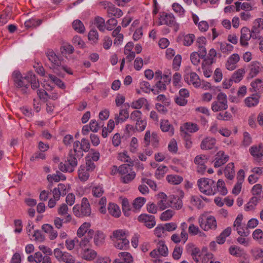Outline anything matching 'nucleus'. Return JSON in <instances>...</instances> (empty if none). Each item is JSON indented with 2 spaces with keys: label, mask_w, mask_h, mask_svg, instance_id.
<instances>
[{
  "label": "nucleus",
  "mask_w": 263,
  "mask_h": 263,
  "mask_svg": "<svg viewBox=\"0 0 263 263\" xmlns=\"http://www.w3.org/2000/svg\"><path fill=\"white\" fill-rule=\"evenodd\" d=\"M12 78L15 87L19 89L23 94L28 93L30 85L33 90L40 87L39 80L32 71L28 72L23 76L20 71L16 70L12 73Z\"/></svg>",
  "instance_id": "obj_1"
},
{
  "label": "nucleus",
  "mask_w": 263,
  "mask_h": 263,
  "mask_svg": "<svg viewBox=\"0 0 263 263\" xmlns=\"http://www.w3.org/2000/svg\"><path fill=\"white\" fill-rule=\"evenodd\" d=\"M45 54L48 60L51 63V66L50 67L53 70V72L57 74H59L58 70L62 69L65 71L69 74H72L71 70L65 66H61V61L59 58L56 55L54 51L52 49H48L45 52Z\"/></svg>",
  "instance_id": "obj_2"
},
{
  "label": "nucleus",
  "mask_w": 263,
  "mask_h": 263,
  "mask_svg": "<svg viewBox=\"0 0 263 263\" xmlns=\"http://www.w3.org/2000/svg\"><path fill=\"white\" fill-rule=\"evenodd\" d=\"M80 158L77 157V154L69 152L65 163L61 162L59 168L62 172L71 173L78 165V159Z\"/></svg>",
  "instance_id": "obj_3"
},
{
  "label": "nucleus",
  "mask_w": 263,
  "mask_h": 263,
  "mask_svg": "<svg viewBox=\"0 0 263 263\" xmlns=\"http://www.w3.org/2000/svg\"><path fill=\"white\" fill-rule=\"evenodd\" d=\"M73 212L78 217L89 216L91 213L90 205L86 198H83L81 205L76 204L73 207Z\"/></svg>",
  "instance_id": "obj_4"
},
{
  "label": "nucleus",
  "mask_w": 263,
  "mask_h": 263,
  "mask_svg": "<svg viewBox=\"0 0 263 263\" xmlns=\"http://www.w3.org/2000/svg\"><path fill=\"white\" fill-rule=\"evenodd\" d=\"M198 185L201 192L207 195L215 194L214 181L211 179L202 178L198 180Z\"/></svg>",
  "instance_id": "obj_5"
},
{
  "label": "nucleus",
  "mask_w": 263,
  "mask_h": 263,
  "mask_svg": "<svg viewBox=\"0 0 263 263\" xmlns=\"http://www.w3.org/2000/svg\"><path fill=\"white\" fill-rule=\"evenodd\" d=\"M198 220L199 226L204 231L215 230L217 227L216 220L213 216H206L202 214L199 217Z\"/></svg>",
  "instance_id": "obj_6"
},
{
  "label": "nucleus",
  "mask_w": 263,
  "mask_h": 263,
  "mask_svg": "<svg viewBox=\"0 0 263 263\" xmlns=\"http://www.w3.org/2000/svg\"><path fill=\"white\" fill-rule=\"evenodd\" d=\"M228 101L227 95L223 92H220L217 96V101L212 104L211 108L214 112L226 110L228 108Z\"/></svg>",
  "instance_id": "obj_7"
},
{
  "label": "nucleus",
  "mask_w": 263,
  "mask_h": 263,
  "mask_svg": "<svg viewBox=\"0 0 263 263\" xmlns=\"http://www.w3.org/2000/svg\"><path fill=\"white\" fill-rule=\"evenodd\" d=\"M53 255L60 262L75 263L74 256L67 252L62 251L59 248H56L53 250Z\"/></svg>",
  "instance_id": "obj_8"
},
{
  "label": "nucleus",
  "mask_w": 263,
  "mask_h": 263,
  "mask_svg": "<svg viewBox=\"0 0 263 263\" xmlns=\"http://www.w3.org/2000/svg\"><path fill=\"white\" fill-rule=\"evenodd\" d=\"M159 25H166L170 27H173L175 31L179 29V25L176 22L175 17L172 13L162 12L159 18Z\"/></svg>",
  "instance_id": "obj_9"
},
{
  "label": "nucleus",
  "mask_w": 263,
  "mask_h": 263,
  "mask_svg": "<svg viewBox=\"0 0 263 263\" xmlns=\"http://www.w3.org/2000/svg\"><path fill=\"white\" fill-rule=\"evenodd\" d=\"M248 70L249 73L247 79L249 80L256 77L259 73L262 72L263 66L258 61H252L248 65Z\"/></svg>",
  "instance_id": "obj_10"
},
{
  "label": "nucleus",
  "mask_w": 263,
  "mask_h": 263,
  "mask_svg": "<svg viewBox=\"0 0 263 263\" xmlns=\"http://www.w3.org/2000/svg\"><path fill=\"white\" fill-rule=\"evenodd\" d=\"M185 251L195 261L199 263L201 253L199 248L196 247L193 243H189L186 246Z\"/></svg>",
  "instance_id": "obj_11"
},
{
  "label": "nucleus",
  "mask_w": 263,
  "mask_h": 263,
  "mask_svg": "<svg viewBox=\"0 0 263 263\" xmlns=\"http://www.w3.org/2000/svg\"><path fill=\"white\" fill-rule=\"evenodd\" d=\"M138 220L139 222L143 223L144 226L149 229L153 228L156 223L155 216L147 214H141L138 216Z\"/></svg>",
  "instance_id": "obj_12"
},
{
  "label": "nucleus",
  "mask_w": 263,
  "mask_h": 263,
  "mask_svg": "<svg viewBox=\"0 0 263 263\" xmlns=\"http://www.w3.org/2000/svg\"><path fill=\"white\" fill-rule=\"evenodd\" d=\"M184 79L188 84H192L195 87L200 86L201 82L199 77L195 72H186V74L184 76Z\"/></svg>",
  "instance_id": "obj_13"
},
{
  "label": "nucleus",
  "mask_w": 263,
  "mask_h": 263,
  "mask_svg": "<svg viewBox=\"0 0 263 263\" xmlns=\"http://www.w3.org/2000/svg\"><path fill=\"white\" fill-rule=\"evenodd\" d=\"M229 160V155H226L223 151H220L215 156L214 166L215 167H219L226 163Z\"/></svg>",
  "instance_id": "obj_14"
},
{
  "label": "nucleus",
  "mask_w": 263,
  "mask_h": 263,
  "mask_svg": "<svg viewBox=\"0 0 263 263\" xmlns=\"http://www.w3.org/2000/svg\"><path fill=\"white\" fill-rule=\"evenodd\" d=\"M94 236V231L93 230H89L87 233V234L81 238V240H79L78 239L75 238L77 239V242H79V246L82 249V250L85 248H88L90 246V240Z\"/></svg>",
  "instance_id": "obj_15"
},
{
  "label": "nucleus",
  "mask_w": 263,
  "mask_h": 263,
  "mask_svg": "<svg viewBox=\"0 0 263 263\" xmlns=\"http://www.w3.org/2000/svg\"><path fill=\"white\" fill-rule=\"evenodd\" d=\"M159 201L157 205L161 211H163L172 205L170 202V197L168 199L166 195L164 193L158 194Z\"/></svg>",
  "instance_id": "obj_16"
},
{
  "label": "nucleus",
  "mask_w": 263,
  "mask_h": 263,
  "mask_svg": "<svg viewBox=\"0 0 263 263\" xmlns=\"http://www.w3.org/2000/svg\"><path fill=\"white\" fill-rule=\"evenodd\" d=\"M249 152L256 160L257 161L261 160L263 157V144H259L258 145L251 146Z\"/></svg>",
  "instance_id": "obj_17"
},
{
  "label": "nucleus",
  "mask_w": 263,
  "mask_h": 263,
  "mask_svg": "<svg viewBox=\"0 0 263 263\" xmlns=\"http://www.w3.org/2000/svg\"><path fill=\"white\" fill-rule=\"evenodd\" d=\"M144 142L146 146L151 142L154 147H158L159 145V138L157 133H152V135H151V133H146L144 136Z\"/></svg>",
  "instance_id": "obj_18"
},
{
  "label": "nucleus",
  "mask_w": 263,
  "mask_h": 263,
  "mask_svg": "<svg viewBox=\"0 0 263 263\" xmlns=\"http://www.w3.org/2000/svg\"><path fill=\"white\" fill-rule=\"evenodd\" d=\"M240 32V44L242 46H247L248 42L251 38L250 30L248 27H243L241 28Z\"/></svg>",
  "instance_id": "obj_19"
},
{
  "label": "nucleus",
  "mask_w": 263,
  "mask_h": 263,
  "mask_svg": "<svg viewBox=\"0 0 263 263\" xmlns=\"http://www.w3.org/2000/svg\"><path fill=\"white\" fill-rule=\"evenodd\" d=\"M59 215L64 217V223H68L71 221L72 217L68 213V208L67 205L65 204H62L58 209Z\"/></svg>",
  "instance_id": "obj_20"
},
{
  "label": "nucleus",
  "mask_w": 263,
  "mask_h": 263,
  "mask_svg": "<svg viewBox=\"0 0 263 263\" xmlns=\"http://www.w3.org/2000/svg\"><path fill=\"white\" fill-rule=\"evenodd\" d=\"M81 257L87 261L93 260L97 256V252L90 248H85L81 252Z\"/></svg>",
  "instance_id": "obj_21"
},
{
  "label": "nucleus",
  "mask_w": 263,
  "mask_h": 263,
  "mask_svg": "<svg viewBox=\"0 0 263 263\" xmlns=\"http://www.w3.org/2000/svg\"><path fill=\"white\" fill-rule=\"evenodd\" d=\"M240 58L238 54L235 53L231 55L228 59L226 67L229 70H233L236 67V64L239 61Z\"/></svg>",
  "instance_id": "obj_22"
},
{
  "label": "nucleus",
  "mask_w": 263,
  "mask_h": 263,
  "mask_svg": "<svg viewBox=\"0 0 263 263\" xmlns=\"http://www.w3.org/2000/svg\"><path fill=\"white\" fill-rule=\"evenodd\" d=\"M42 230L48 234L49 238L53 240L58 236V232L49 224H44L42 226Z\"/></svg>",
  "instance_id": "obj_23"
},
{
  "label": "nucleus",
  "mask_w": 263,
  "mask_h": 263,
  "mask_svg": "<svg viewBox=\"0 0 263 263\" xmlns=\"http://www.w3.org/2000/svg\"><path fill=\"white\" fill-rule=\"evenodd\" d=\"M215 138L207 137L202 140L200 146L202 149H211L215 146Z\"/></svg>",
  "instance_id": "obj_24"
},
{
  "label": "nucleus",
  "mask_w": 263,
  "mask_h": 263,
  "mask_svg": "<svg viewBox=\"0 0 263 263\" xmlns=\"http://www.w3.org/2000/svg\"><path fill=\"white\" fill-rule=\"evenodd\" d=\"M250 90L251 92H260L263 91V82L260 79H256L251 83Z\"/></svg>",
  "instance_id": "obj_25"
},
{
  "label": "nucleus",
  "mask_w": 263,
  "mask_h": 263,
  "mask_svg": "<svg viewBox=\"0 0 263 263\" xmlns=\"http://www.w3.org/2000/svg\"><path fill=\"white\" fill-rule=\"evenodd\" d=\"M91 224L89 222H85L83 223L78 229L77 232V236L79 238H82L86 236L89 230Z\"/></svg>",
  "instance_id": "obj_26"
},
{
  "label": "nucleus",
  "mask_w": 263,
  "mask_h": 263,
  "mask_svg": "<svg viewBox=\"0 0 263 263\" xmlns=\"http://www.w3.org/2000/svg\"><path fill=\"white\" fill-rule=\"evenodd\" d=\"M217 52L216 50L212 48L210 50L209 53L208 55L205 57L204 58V61L203 62H204V64L206 65H211L213 63L215 62V58L216 57Z\"/></svg>",
  "instance_id": "obj_27"
},
{
  "label": "nucleus",
  "mask_w": 263,
  "mask_h": 263,
  "mask_svg": "<svg viewBox=\"0 0 263 263\" xmlns=\"http://www.w3.org/2000/svg\"><path fill=\"white\" fill-rule=\"evenodd\" d=\"M127 233L126 231L123 230H117L114 231L112 233V236H111L112 240L116 241L119 240L127 239Z\"/></svg>",
  "instance_id": "obj_28"
},
{
  "label": "nucleus",
  "mask_w": 263,
  "mask_h": 263,
  "mask_svg": "<svg viewBox=\"0 0 263 263\" xmlns=\"http://www.w3.org/2000/svg\"><path fill=\"white\" fill-rule=\"evenodd\" d=\"M133 164H124L119 166L118 168L117 166H114L115 171H117L121 175H123L128 173V172L133 170Z\"/></svg>",
  "instance_id": "obj_29"
},
{
  "label": "nucleus",
  "mask_w": 263,
  "mask_h": 263,
  "mask_svg": "<svg viewBox=\"0 0 263 263\" xmlns=\"http://www.w3.org/2000/svg\"><path fill=\"white\" fill-rule=\"evenodd\" d=\"M180 132H197L199 130L198 126L196 123L186 122L180 126Z\"/></svg>",
  "instance_id": "obj_30"
},
{
  "label": "nucleus",
  "mask_w": 263,
  "mask_h": 263,
  "mask_svg": "<svg viewBox=\"0 0 263 263\" xmlns=\"http://www.w3.org/2000/svg\"><path fill=\"white\" fill-rule=\"evenodd\" d=\"M224 173L227 178L232 180L235 175L234 164L232 162L228 163L224 170Z\"/></svg>",
  "instance_id": "obj_31"
},
{
  "label": "nucleus",
  "mask_w": 263,
  "mask_h": 263,
  "mask_svg": "<svg viewBox=\"0 0 263 263\" xmlns=\"http://www.w3.org/2000/svg\"><path fill=\"white\" fill-rule=\"evenodd\" d=\"M214 188L215 189V193L218 191L220 194L225 195L228 193L227 189L225 186V183L221 179H219L216 184L214 182Z\"/></svg>",
  "instance_id": "obj_32"
},
{
  "label": "nucleus",
  "mask_w": 263,
  "mask_h": 263,
  "mask_svg": "<svg viewBox=\"0 0 263 263\" xmlns=\"http://www.w3.org/2000/svg\"><path fill=\"white\" fill-rule=\"evenodd\" d=\"M170 202L172 204L170 207L179 210L182 207V201L181 199L178 196H175L174 195L170 196Z\"/></svg>",
  "instance_id": "obj_33"
},
{
  "label": "nucleus",
  "mask_w": 263,
  "mask_h": 263,
  "mask_svg": "<svg viewBox=\"0 0 263 263\" xmlns=\"http://www.w3.org/2000/svg\"><path fill=\"white\" fill-rule=\"evenodd\" d=\"M89 171H88L84 165H81L78 170V176L82 181H86L89 177Z\"/></svg>",
  "instance_id": "obj_34"
},
{
  "label": "nucleus",
  "mask_w": 263,
  "mask_h": 263,
  "mask_svg": "<svg viewBox=\"0 0 263 263\" xmlns=\"http://www.w3.org/2000/svg\"><path fill=\"white\" fill-rule=\"evenodd\" d=\"M108 211L110 214L116 217H119L121 214L119 206L115 203H109Z\"/></svg>",
  "instance_id": "obj_35"
},
{
  "label": "nucleus",
  "mask_w": 263,
  "mask_h": 263,
  "mask_svg": "<svg viewBox=\"0 0 263 263\" xmlns=\"http://www.w3.org/2000/svg\"><path fill=\"white\" fill-rule=\"evenodd\" d=\"M245 73V70L244 69H239L234 72L230 79L233 82L238 83L242 80Z\"/></svg>",
  "instance_id": "obj_36"
},
{
  "label": "nucleus",
  "mask_w": 263,
  "mask_h": 263,
  "mask_svg": "<svg viewBox=\"0 0 263 263\" xmlns=\"http://www.w3.org/2000/svg\"><path fill=\"white\" fill-rule=\"evenodd\" d=\"M107 13L108 17L115 16L117 18L121 17L123 14L122 11L116 8L114 4Z\"/></svg>",
  "instance_id": "obj_37"
},
{
  "label": "nucleus",
  "mask_w": 263,
  "mask_h": 263,
  "mask_svg": "<svg viewBox=\"0 0 263 263\" xmlns=\"http://www.w3.org/2000/svg\"><path fill=\"white\" fill-rule=\"evenodd\" d=\"M159 254L162 256H166L168 255V249L163 241H159L157 243V248L155 249Z\"/></svg>",
  "instance_id": "obj_38"
},
{
  "label": "nucleus",
  "mask_w": 263,
  "mask_h": 263,
  "mask_svg": "<svg viewBox=\"0 0 263 263\" xmlns=\"http://www.w3.org/2000/svg\"><path fill=\"white\" fill-rule=\"evenodd\" d=\"M166 180L172 184L177 185L183 181V178L177 175H169L167 176Z\"/></svg>",
  "instance_id": "obj_39"
},
{
  "label": "nucleus",
  "mask_w": 263,
  "mask_h": 263,
  "mask_svg": "<svg viewBox=\"0 0 263 263\" xmlns=\"http://www.w3.org/2000/svg\"><path fill=\"white\" fill-rule=\"evenodd\" d=\"M73 29L78 33H84L85 28L83 23L79 20H76L72 23Z\"/></svg>",
  "instance_id": "obj_40"
},
{
  "label": "nucleus",
  "mask_w": 263,
  "mask_h": 263,
  "mask_svg": "<svg viewBox=\"0 0 263 263\" xmlns=\"http://www.w3.org/2000/svg\"><path fill=\"white\" fill-rule=\"evenodd\" d=\"M245 101L247 106H254L256 105L259 102V97L256 95H253L252 97L247 98Z\"/></svg>",
  "instance_id": "obj_41"
},
{
  "label": "nucleus",
  "mask_w": 263,
  "mask_h": 263,
  "mask_svg": "<svg viewBox=\"0 0 263 263\" xmlns=\"http://www.w3.org/2000/svg\"><path fill=\"white\" fill-rule=\"evenodd\" d=\"M252 29L253 32L259 33L263 29V19L261 18L256 19L253 23Z\"/></svg>",
  "instance_id": "obj_42"
},
{
  "label": "nucleus",
  "mask_w": 263,
  "mask_h": 263,
  "mask_svg": "<svg viewBox=\"0 0 263 263\" xmlns=\"http://www.w3.org/2000/svg\"><path fill=\"white\" fill-rule=\"evenodd\" d=\"M160 128L162 132H173L174 130L173 125L167 120L161 121Z\"/></svg>",
  "instance_id": "obj_43"
},
{
  "label": "nucleus",
  "mask_w": 263,
  "mask_h": 263,
  "mask_svg": "<svg viewBox=\"0 0 263 263\" xmlns=\"http://www.w3.org/2000/svg\"><path fill=\"white\" fill-rule=\"evenodd\" d=\"M136 177V173L133 170L126 174L121 176V180L124 183H128L131 182Z\"/></svg>",
  "instance_id": "obj_44"
},
{
  "label": "nucleus",
  "mask_w": 263,
  "mask_h": 263,
  "mask_svg": "<svg viewBox=\"0 0 263 263\" xmlns=\"http://www.w3.org/2000/svg\"><path fill=\"white\" fill-rule=\"evenodd\" d=\"M114 246L119 249L126 250L129 246V240L124 239L114 241Z\"/></svg>",
  "instance_id": "obj_45"
},
{
  "label": "nucleus",
  "mask_w": 263,
  "mask_h": 263,
  "mask_svg": "<svg viewBox=\"0 0 263 263\" xmlns=\"http://www.w3.org/2000/svg\"><path fill=\"white\" fill-rule=\"evenodd\" d=\"M48 77L50 80L54 83L57 86L62 89H64L66 88L64 83L60 79L57 78L53 74H49Z\"/></svg>",
  "instance_id": "obj_46"
},
{
  "label": "nucleus",
  "mask_w": 263,
  "mask_h": 263,
  "mask_svg": "<svg viewBox=\"0 0 263 263\" xmlns=\"http://www.w3.org/2000/svg\"><path fill=\"white\" fill-rule=\"evenodd\" d=\"M42 21L40 19L36 20L34 18H31L26 21L25 22V27L29 28L31 27H36L40 25L42 23Z\"/></svg>",
  "instance_id": "obj_47"
},
{
  "label": "nucleus",
  "mask_w": 263,
  "mask_h": 263,
  "mask_svg": "<svg viewBox=\"0 0 263 263\" xmlns=\"http://www.w3.org/2000/svg\"><path fill=\"white\" fill-rule=\"evenodd\" d=\"M172 7L174 11L179 16H183L184 15L185 10L179 4L174 3L172 4Z\"/></svg>",
  "instance_id": "obj_48"
},
{
  "label": "nucleus",
  "mask_w": 263,
  "mask_h": 263,
  "mask_svg": "<svg viewBox=\"0 0 263 263\" xmlns=\"http://www.w3.org/2000/svg\"><path fill=\"white\" fill-rule=\"evenodd\" d=\"M95 24L100 31H104L106 27L104 18L100 16L96 17L95 18Z\"/></svg>",
  "instance_id": "obj_49"
},
{
  "label": "nucleus",
  "mask_w": 263,
  "mask_h": 263,
  "mask_svg": "<svg viewBox=\"0 0 263 263\" xmlns=\"http://www.w3.org/2000/svg\"><path fill=\"white\" fill-rule=\"evenodd\" d=\"M103 126V123L101 121L97 122L95 120H91L89 124V128L91 132H98L100 127Z\"/></svg>",
  "instance_id": "obj_50"
},
{
  "label": "nucleus",
  "mask_w": 263,
  "mask_h": 263,
  "mask_svg": "<svg viewBox=\"0 0 263 263\" xmlns=\"http://www.w3.org/2000/svg\"><path fill=\"white\" fill-rule=\"evenodd\" d=\"M175 214V212L172 210H167L162 213L160 216V219L162 221H168L170 220L173 215Z\"/></svg>",
  "instance_id": "obj_51"
},
{
  "label": "nucleus",
  "mask_w": 263,
  "mask_h": 263,
  "mask_svg": "<svg viewBox=\"0 0 263 263\" xmlns=\"http://www.w3.org/2000/svg\"><path fill=\"white\" fill-rule=\"evenodd\" d=\"M145 201L146 199L145 198L141 197H137L134 200L133 203V208L135 210H139L145 203Z\"/></svg>",
  "instance_id": "obj_52"
},
{
  "label": "nucleus",
  "mask_w": 263,
  "mask_h": 263,
  "mask_svg": "<svg viewBox=\"0 0 263 263\" xmlns=\"http://www.w3.org/2000/svg\"><path fill=\"white\" fill-rule=\"evenodd\" d=\"M94 242L96 245L99 246L103 242L105 236L103 232L97 231L96 234H94Z\"/></svg>",
  "instance_id": "obj_53"
},
{
  "label": "nucleus",
  "mask_w": 263,
  "mask_h": 263,
  "mask_svg": "<svg viewBox=\"0 0 263 263\" xmlns=\"http://www.w3.org/2000/svg\"><path fill=\"white\" fill-rule=\"evenodd\" d=\"M145 103H147V100L144 98H140L137 100L133 102L131 107L133 108L138 109L141 108Z\"/></svg>",
  "instance_id": "obj_54"
},
{
  "label": "nucleus",
  "mask_w": 263,
  "mask_h": 263,
  "mask_svg": "<svg viewBox=\"0 0 263 263\" xmlns=\"http://www.w3.org/2000/svg\"><path fill=\"white\" fill-rule=\"evenodd\" d=\"M60 51L62 54H71L74 51L73 46L69 44H66L61 47Z\"/></svg>",
  "instance_id": "obj_55"
},
{
  "label": "nucleus",
  "mask_w": 263,
  "mask_h": 263,
  "mask_svg": "<svg viewBox=\"0 0 263 263\" xmlns=\"http://www.w3.org/2000/svg\"><path fill=\"white\" fill-rule=\"evenodd\" d=\"M31 239L39 242H43L45 240V236L42 234L41 232L39 230H34L32 235Z\"/></svg>",
  "instance_id": "obj_56"
},
{
  "label": "nucleus",
  "mask_w": 263,
  "mask_h": 263,
  "mask_svg": "<svg viewBox=\"0 0 263 263\" xmlns=\"http://www.w3.org/2000/svg\"><path fill=\"white\" fill-rule=\"evenodd\" d=\"M233 46L230 44L227 43H220V49L222 52L228 53L231 52L233 49Z\"/></svg>",
  "instance_id": "obj_57"
},
{
  "label": "nucleus",
  "mask_w": 263,
  "mask_h": 263,
  "mask_svg": "<svg viewBox=\"0 0 263 263\" xmlns=\"http://www.w3.org/2000/svg\"><path fill=\"white\" fill-rule=\"evenodd\" d=\"M46 159V155L43 152L37 151L34 153L30 157V161H34L39 160H45Z\"/></svg>",
  "instance_id": "obj_58"
},
{
  "label": "nucleus",
  "mask_w": 263,
  "mask_h": 263,
  "mask_svg": "<svg viewBox=\"0 0 263 263\" xmlns=\"http://www.w3.org/2000/svg\"><path fill=\"white\" fill-rule=\"evenodd\" d=\"M122 210L124 214L126 216L130 215V209L129 208V203L127 199H124L122 202Z\"/></svg>",
  "instance_id": "obj_59"
},
{
  "label": "nucleus",
  "mask_w": 263,
  "mask_h": 263,
  "mask_svg": "<svg viewBox=\"0 0 263 263\" xmlns=\"http://www.w3.org/2000/svg\"><path fill=\"white\" fill-rule=\"evenodd\" d=\"M80 147V142L79 141H76L73 143V149L70 150V152L77 154V157H82L83 153L81 149H79Z\"/></svg>",
  "instance_id": "obj_60"
},
{
  "label": "nucleus",
  "mask_w": 263,
  "mask_h": 263,
  "mask_svg": "<svg viewBox=\"0 0 263 263\" xmlns=\"http://www.w3.org/2000/svg\"><path fill=\"white\" fill-rule=\"evenodd\" d=\"M118 257L126 263H130L133 261V257L130 253L126 252H121L119 254Z\"/></svg>",
  "instance_id": "obj_61"
},
{
  "label": "nucleus",
  "mask_w": 263,
  "mask_h": 263,
  "mask_svg": "<svg viewBox=\"0 0 263 263\" xmlns=\"http://www.w3.org/2000/svg\"><path fill=\"white\" fill-rule=\"evenodd\" d=\"M168 150L172 154H176L178 151V146L176 140L171 139L168 145Z\"/></svg>",
  "instance_id": "obj_62"
},
{
  "label": "nucleus",
  "mask_w": 263,
  "mask_h": 263,
  "mask_svg": "<svg viewBox=\"0 0 263 263\" xmlns=\"http://www.w3.org/2000/svg\"><path fill=\"white\" fill-rule=\"evenodd\" d=\"M195 39V35L193 34H188L183 37V45L189 46L192 44Z\"/></svg>",
  "instance_id": "obj_63"
},
{
  "label": "nucleus",
  "mask_w": 263,
  "mask_h": 263,
  "mask_svg": "<svg viewBox=\"0 0 263 263\" xmlns=\"http://www.w3.org/2000/svg\"><path fill=\"white\" fill-rule=\"evenodd\" d=\"M202 263H220L219 261H215L213 255L212 253H206L202 257Z\"/></svg>",
  "instance_id": "obj_64"
}]
</instances>
